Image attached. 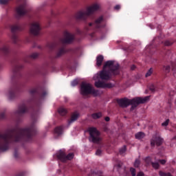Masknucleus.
<instances>
[{
	"mask_svg": "<svg viewBox=\"0 0 176 176\" xmlns=\"http://www.w3.org/2000/svg\"><path fill=\"white\" fill-rule=\"evenodd\" d=\"M115 75H119V63L115 60H107L103 65V69L93 77L94 80H96V87L101 89L113 87V84L105 83L100 80H109Z\"/></svg>",
	"mask_w": 176,
	"mask_h": 176,
	"instance_id": "nucleus-1",
	"label": "nucleus"
},
{
	"mask_svg": "<svg viewBox=\"0 0 176 176\" xmlns=\"http://www.w3.org/2000/svg\"><path fill=\"white\" fill-rule=\"evenodd\" d=\"M149 96H146L144 98H135L132 100L124 98L118 100V104L120 107H122V108H126L129 107V105H132L131 110L133 111V109L137 108V106L140 105V104H145V102H148V101H149Z\"/></svg>",
	"mask_w": 176,
	"mask_h": 176,
	"instance_id": "nucleus-2",
	"label": "nucleus"
},
{
	"mask_svg": "<svg viewBox=\"0 0 176 176\" xmlns=\"http://www.w3.org/2000/svg\"><path fill=\"white\" fill-rule=\"evenodd\" d=\"M101 9V4L99 3H94L86 8V10L78 11L76 14V19L78 20H85L89 16L94 14L96 12H98Z\"/></svg>",
	"mask_w": 176,
	"mask_h": 176,
	"instance_id": "nucleus-3",
	"label": "nucleus"
},
{
	"mask_svg": "<svg viewBox=\"0 0 176 176\" xmlns=\"http://www.w3.org/2000/svg\"><path fill=\"white\" fill-rule=\"evenodd\" d=\"M35 130H36V126H35V124H32L28 128L18 130L14 138V141H16V142H21V141L25 138L26 135L34 133Z\"/></svg>",
	"mask_w": 176,
	"mask_h": 176,
	"instance_id": "nucleus-4",
	"label": "nucleus"
},
{
	"mask_svg": "<svg viewBox=\"0 0 176 176\" xmlns=\"http://www.w3.org/2000/svg\"><path fill=\"white\" fill-rule=\"evenodd\" d=\"M80 93L82 96H88V94H91L92 96H94V97H97V96H100V94H101L100 91L96 90L91 87V85L85 82L81 84Z\"/></svg>",
	"mask_w": 176,
	"mask_h": 176,
	"instance_id": "nucleus-5",
	"label": "nucleus"
},
{
	"mask_svg": "<svg viewBox=\"0 0 176 176\" xmlns=\"http://www.w3.org/2000/svg\"><path fill=\"white\" fill-rule=\"evenodd\" d=\"M88 131L89 133V141L94 144H100L102 139L100 137V132L97 131V129L89 128Z\"/></svg>",
	"mask_w": 176,
	"mask_h": 176,
	"instance_id": "nucleus-6",
	"label": "nucleus"
},
{
	"mask_svg": "<svg viewBox=\"0 0 176 176\" xmlns=\"http://www.w3.org/2000/svg\"><path fill=\"white\" fill-rule=\"evenodd\" d=\"M10 140V137L8 135H0V152L9 149Z\"/></svg>",
	"mask_w": 176,
	"mask_h": 176,
	"instance_id": "nucleus-7",
	"label": "nucleus"
},
{
	"mask_svg": "<svg viewBox=\"0 0 176 176\" xmlns=\"http://www.w3.org/2000/svg\"><path fill=\"white\" fill-rule=\"evenodd\" d=\"M56 156L60 162H67V160H72L74 159V153H71L66 155L65 152L63 150L59 151L56 153Z\"/></svg>",
	"mask_w": 176,
	"mask_h": 176,
	"instance_id": "nucleus-8",
	"label": "nucleus"
},
{
	"mask_svg": "<svg viewBox=\"0 0 176 176\" xmlns=\"http://www.w3.org/2000/svg\"><path fill=\"white\" fill-rule=\"evenodd\" d=\"M75 36L68 31H65L63 34V43H71L74 41Z\"/></svg>",
	"mask_w": 176,
	"mask_h": 176,
	"instance_id": "nucleus-9",
	"label": "nucleus"
},
{
	"mask_svg": "<svg viewBox=\"0 0 176 176\" xmlns=\"http://www.w3.org/2000/svg\"><path fill=\"white\" fill-rule=\"evenodd\" d=\"M39 31H41V26L39 25V23H33L30 27V34H32V35H38Z\"/></svg>",
	"mask_w": 176,
	"mask_h": 176,
	"instance_id": "nucleus-10",
	"label": "nucleus"
},
{
	"mask_svg": "<svg viewBox=\"0 0 176 176\" xmlns=\"http://www.w3.org/2000/svg\"><path fill=\"white\" fill-rule=\"evenodd\" d=\"M162 144H163V138L160 136L153 137L151 142V146H155V145L160 146Z\"/></svg>",
	"mask_w": 176,
	"mask_h": 176,
	"instance_id": "nucleus-11",
	"label": "nucleus"
},
{
	"mask_svg": "<svg viewBox=\"0 0 176 176\" xmlns=\"http://www.w3.org/2000/svg\"><path fill=\"white\" fill-rule=\"evenodd\" d=\"M27 4L23 3L20 5L16 9V13L19 16H24L27 13V9H25Z\"/></svg>",
	"mask_w": 176,
	"mask_h": 176,
	"instance_id": "nucleus-12",
	"label": "nucleus"
},
{
	"mask_svg": "<svg viewBox=\"0 0 176 176\" xmlns=\"http://www.w3.org/2000/svg\"><path fill=\"white\" fill-rule=\"evenodd\" d=\"M27 105L25 103H22L19 106L18 110L15 113H25V112H27Z\"/></svg>",
	"mask_w": 176,
	"mask_h": 176,
	"instance_id": "nucleus-13",
	"label": "nucleus"
},
{
	"mask_svg": "<svg viewBox=\"0 0 176 176\" xmlns=\"http://www.w3.org/2000/svg\"><path fill=\"white\" fill-rule=\"evenodd\" d=\"M79 113L78 112H74L72 114L70 120L68 121V124H71V123H74V122H76L78 119L79 118Z\"/></svg>",
	"mask_w": 176,
	"mask_h": 176,
	"instance_id": "nucleus-14",
	"label": "nucleus"
},
{
	"mask_svg": "<svg viewBox=\"0 0 176 176\" xmlns=\"http://www.w3.org/2000/svg\"><path fill=\"white\" fill-rule=\"evenodd\" d=\"M103 61H104V56L102 55H98L96 57V65H97V67H101Z\"/></svg>",
	"mask_w": 176,
	"mask_h": 176,
	"instance_id": "nucleus-15",
	"label": "nucleus"
},
{
	"mask_svg": "<svg viewBox=\"0 0 176 176\" xmlns=\"http://www.w3.org/2000/svg\"><path fill=\"white\" fill-rule=\"evenodd\" d=\"M104 19L102 18V16H100L99 18H98L96 21L95 23L94 24V27H97L98 28H99V27H101V25H100V24H101V23H102Z\"/></svg>",
	"mask_w": 176,
	"mask_h": 176,
	"instance_id": "nucleus-16",
	"label": "nucleus"
},
{
	"mask_svg": "<svg viewBox=\"0 0 176 176\" xmlns=\"http://www.w3.org/2000/svg\"><path fill=\"white\" fill-rule=\"evenodd\" d=\"M58 113L61 116H64V115H67V109L64 107H60L58 109Z\"/></svg>",
	"mask_w": 176,
	"mask_h": 176,
	"instance_id": "nucleus-17",
	"label": "nucleus"
},
{
	"mask_svg": "<svg viewBox=\"0 0 176 176\" xmlns=\"http://www.w3.org/2000/svg\"><path fill=\"white\" fill-rule=\"evenodd\" d=\"M145 137V133L142 132H139L135 134V139L136 140H142V138H144Z\"/></svg>",
	"mask_w": 176,
	"mask_h": 176,
	"instance_id": "nucleus-18",
	"label": "nucleus"
},
{
	"mask_svg": "<svg viewBox=\"0 0 176 176\" xmlns=\"http://www.w3.org/2000/svg\"><path fill=\"white\" fill-rule=\"evenodd\" d=\"M101 116H102V113L101 112L94 113L91 115L93 119H100Z\"/></svg>",
	"mask_w": 176,
	"mask_h": 176,
	"instance_id": "nucleus-19",
	"label": "nucleus"
},
{
	"mask_svg": "<svg viewBox=\"0 0 176 176\" xmlns=\"http://www.w3.org/2000/svg\"><path fill=\"white\" fill-rule=\"evenodd\" d=\"M55 134L57 135H61L63 134V127H57L55 129Z\"/></svg>",
	"mask_w": 176,
	"mask_h": 176,
	"instance_id": "nucleus-20",
	"label": "nucleus"
},
{
	"mask_svg": "<svg viewBox=\"0 0 176 176\" xmlns=\"http://www.w3.org/2000/svg\"><path fill=\"white\" fill-rule=\"evenodd\" d=\"M64 53H65V48H61L57 52L58 57H60V56H63V54H64Z\"/></svg>",
	"mask_w": 176,
	"mask_h": 176,
	"instance_id": "nucleus-21",
	"label": "nucleus"
},
{
	"mask_svg": "<svg viewBox=\"0 0 176 176\" xmlns=\"http://www.w3.org/2000/svg\"><path fill=\"white\" fill-rule=\"evenodd\" d=\"M12 40L13 41L14 43H17V42H19V36L16 34H14L12 36Z\"/></svg>",
	"mask_w": 176,
	"mask_h": 176,
	"instance_id": "nucleus-22",
	"label": "nucleus"
},
{
	"mask_svg": "<svg viewBox=\"0 0 176 176\" xmlns=\"http://www.w3.org/2000/svg\"><path fill=\"white\" fill-rule=\"evenodd\" d=\"M54 47H56V44L54 43H50L47 45V48L49 49V50H53Z\"/></svg>",
	"mask_w": 176,
	"mask_h": 176,
	"instance_id": "nucleus-23",
	"label": "nucleus"
},
{
	"mask_svg": "<svg viewBox=\"0 0 176 176\" xmlns=\"http://www.w3.org/2000/svg\"><path fill=\"white\" fill-rule=\"evenodd\" d=\"M120 155H124V153H126V146H124L120 149Z\"/></svg>",
	"mask_w": 176,
	"mask_h": 176,
	"instance_id": "nucleus-24",
	"label": "nucleus"
},
{
	"mask_svg": "<svg viewBox=\"0 0 176 176\" xmlns=\"http://www.w3.org/2000/svg\"><path fill=\"white\" fill-rule=\"evenodd\" d=\"M168 123H170V120H166L165 122L162 123V126L163 127H166V126H168Z\"/></svg>",
	"mask_w": 176,
	"mask_h": 176,
	"instance_id": "nucleus-25",
	"label": "nucleus"
},
{
	"mask_svg": "<svg viewBox=\"0 0 176 176\" xmlns=\"http://www.w3.org/2000/svg\"><path fill=\"white\" fill-rule=\"evenodd\" d=\"M149 89L151 90V91H152L153 93L155 91L156 88L155 87V85L151 84L149 86Z\"/></svg>",
	"mask_w": 176,
	"mask_h": 176,
	"instance_id": "nucleus-26",
	"label": "nucleus"
},
{
	"mask_svg": "<svg viewBox=\"0 0 176 176\" xmlns=\"http://www.w3.org/2000/svg\"><path fill=\"white\" fill-rule=\"evenodd\" d=\"M160 176H172L171 174L166 173L162 172V171H160Z\"/></svg>",
	"mask_w": 176,
	"mask_h": 176,
	"instance_id": "nucleus-27",
	"label": "nucleus"
},
{
	"mask_svg": "<svg viewBox=\"0 0 176 176\" xmlns=\"http://www.w3.org/2000/svg\"><path fill=\"white\" fill-rule=\"evenodd\" d=\"M152 72H153V70H152V69H150L146 74V78H148V76H151V75H152Z\"/></svg>",
	"mask_w": 176,
	"mask_h": 176,
	"instance_id": "nucleus-28",
	"label": "nucleus"
},
{
	"mask_svg": "<svg viewBox=\"0 0 176 176\" xmlns=\"http://www.w3.org/2000/svg\"><path fill=\"white\" fill-rule=\"evenodd\" d=\"M79 81H78V79H75L72 82V86L75 87L76 85H78Z\"/></svg>",
	"mask_w": 176,
	"mask_h": 176,
	"instance_id": "nucleus-29",
	"label": "nucleus"
},
{
	"mask_svg": "<svg viewBox=\"0 0 176 176\" xmlns=\"http://www.w3.org/2000/svg\"><path fill=\"white\" fill-rule=\"evenodd\" d=\"M17 30H19V27L17 25H13L11 28V31H12V32H14V31H17Z\"/></svg>",
	"mask_w": 176,
	"mask_h": 176,
	"instance_id": "nucleus-30",
	"label": "nucleus"
},
{
	"mask_svg": "<svg viewBox=\"0 0 176 176\" xmlns=\"http://www.w3.org/2000/svg\"><path fill=\"white\" fill-rule=\"evenodd\" d=\"M152 166H153V168H155V169L159 168V163H157V162H155V163L153 162Z\"/></svg>",
	"mask_w": 176,
	"mask_h": 176,
	"instance_id": "nucleus-31",
	"label": "nucleus"
},
{
	"mask_svg": "<svg viewBox=\"0 0 176 176\" xmlns=\"http://www.w3.org/2000/svg\"><path fill=\"white\" fill-rule=\"evenodd\" d=\"M102 153V151L100 149H98L96 152V156H101Z\"/></svg>",
	"mask_w": 176,
	"mask_h": 176,
	"instance_id": "nucleus-32",
	"label": "nucleus"
},
{
	"mask_svg": "<svg viewBox=\"0 0 176 176\" xmlns=\"http://www.w3.org/2000/svg\"><path fill=\"white\" fill-rule=\"evenodd\" d=\"M14 94H16V92L9 91L8 95V98H12V96H14Z\"/></svg>",
	"mask_w": 176,
	"mask_h": 176,
	"instance_id": "nucleus-33",
	"label": "nucleus"
},
{
	"mask_svg": "<svg viewBox=\"0 0 176 176\" xmlns=\"http://www.w3.org/2000/svg\"><path fill=\"white\" fill-rule=\"evenodd\" d=\"M130 171L131 173V175L135 176V169L133 168H131Z\"/></svg>",
	"mask_w": 176,
	"mask_h": 176,
	"instance_id": "nucleus-34",
	"label": "nucleus"
},
{
	"mask_svg": "<svg viewBox=\"0 0 176 176\" xmlns=\"http://www.w3.org/2000/svg\"><path fill=\"white\" fill-rule=\"evenodd\" d=\"M38 56H39V54H38V53L35 52V53H33V54L31 55V57H32V58H36V57H38Z\"/></svg>",
	"mask_w": 176,
	"mask_h": 176,
	"instance_id": "nucleus-35",
	"label": "nucleus"
},
{
	"mask_svg": "<svg viewBox=\"0 0 176 176\" xmlns=\"http://www.w3.org/2000/svg\"><path fill=\"white\" fill-rule=\"evenodd\" d=\"M9 2V0H0L1 5H5V3H8Z\"/></svg>",
	"mask_w": 176,
	"mask_h": 176,
	"instance_id": "nucleus-36",
	"label": "nucleus"
},
{
	"mask_svg": "<svg viewBox=\"0 0 176 176\" xmlns=\"http://www.w3.org/2000/svg\"><path fill=\"white\" fill-rule=\"evenodd\" d=\"M135 167H138L140 166V160H136L135 163H134Z\"/></svg>",
	"mask_w": 176,
	"mask_h": 176,
	"instance_id": "nucleus-37",
	"label": "nucleus"
},
{
	"mask_svg": "<svg viewBox=\"0 0 176 176\" xmlns=\"http://www.w3.org/2000/svg\"><path fill=\"white\" fill-rule=\"evenodd\" d=\"M166 160H160V163H161V164H166Z\"/></svg>",
	"mask_w": 176,
	"mask_h": 176,
	"instance_id": "nucleus-38",
	"label": "nucleus"
},
{
	"mask_svg": "<svg viewBox=\"0 0 176 176\" xmlns=\"http://www.w3.org/2000/svg\"><path fill=\"white\" fill-rule=\"evenodd\" d=\"M114 9H115L116 10H119V9H120V6H119V5L116 6L115 8H114Z\"/></svg>",
	"mask_w": 176,
	"mask_h": 176,
	"instance_id": "nucleus-39",
	"label": "nucleus"
},
{
	"mask_svg": "<svg viewBox=\"0 0 176 176\" xmlns=\"http://www.w3.org/2000/svg\"><path fill=\"white\" fill-rule=\"evenodd\" d=\"M137 176H144V173L140 172L139 173H138Z\"/></svg>",
	"mask_w": 176,
	"mask_h": 176,
	"instance_id": "nucleus-40",
	"label": "nucleus"
},
{
	"mask_svg": "<svg viewBox=\"0 0 176 176\" xmlns=\"http://www.w3.org/2000/svg\"><path fill=\"white\" fill-rule=\"evenodd\" d=\"M104 120H105L106 122H109V120H110L109 117H106V118H104Z\"/></svg>",
	"mask_w": 176,
	"mask_h": 176,
	"instance_id": "nucleus-41",
	"label": "nucleus"
},
{
	"mask_svg": "<svg viewBox=\"0 0 176 176\" xmlns=\"http://www.w3.org/2000/svg\"><path fill=\"white\" fill-rule=\"evenodd\" d=\"M30 94H33V93H35V89H32L30 91Z\"/></svg>",
	"mask_w": 176,
	"mask_h": 176,
	"instance_id": "nucleus-42",
	"label": "nucleus"
},
{
	"mask_svg": "<svg viewBox=\"0 0 176 176\" xmlns=\"http://www.w3.org/2000/svg\"><path fill=\"white\" fill-rule=\"evenodd\" d=\"M166 71H170V66H166Z\"/></svg>",
	"mask_w": 176,
	"mask_h": 176,
	"instance_id": "nucleus-43",
	"label": "nucleus"
},
{
	"mask_svg": "<svg viewBox=\"0 0 176 176\" xmlns=\"http://www.w3.org/2000/svg\"><path fill=\"white\" fill-rule=\"evenodd\" d=\"M47 94V93L44 92V93L42 94V97H45Z\"/></svg>",
	"mask_w": 176,
	"mask_h": 176,
	"instance_id": "nucleus-44",
	"label": "nucleus"
},
{
	"mask_svg": "<svg viewBox=\"0 0 176 176\" xmlns=\"http://www.w3.org/2000/svg\"><path fill=\"white\" fill-rule=\"evenodd\" d=\"M134 68H135V66L133 65L131 67V69H134Z\"/></svg>",
	"mask_w": 176,
	"mask_h": 176,
	"instance_id": "nucleus-45",
	"label": "nucleus"
},
{
	"mask_svg": "<svg viewBox=\"0 0 176 176\" xmlns=\"http://www.w3.org/2000/svg\"><path fill=\"white\" fill-rule=\"evenodd\" d=\"M89 25L91 27V25H93L92 23H89Z\"/></svg>",
	"mask_w": 176,
	"mask_h": 176,
	"instance_id": "nucleus-46",
	"label": "nucleus"
},
{
	"mask_svg": "<svg viewBox=\"0 0 176 176\" xmlns=\"http://www.w3.org/2000/svg\"><path fill=\"white\" fill-rule=\"evenodd\" d=\"M167 46H168V45H170V44H166Z\"/></svg>",
	"mask_w": 176,
	"mask_h": 176,
	"instance_id": "nucleus-47",
	"label": "nucleus"
}]
</instances>
